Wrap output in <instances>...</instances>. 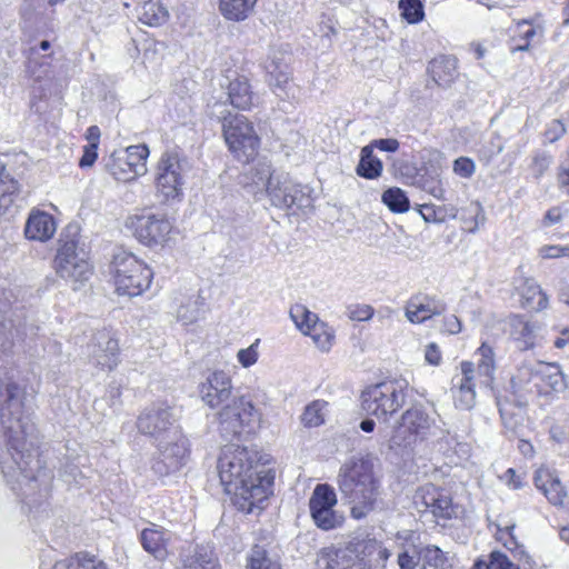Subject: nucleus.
<instances>
[{
  "label": "nucleus",
  "mask_w": 569,
  "mask_h": 569,
  "mask_svg": "<svg viewBox=\"0 0 569 569\" xmlns=\"http://www.w3.org/2000/svg\"><path fill=\"white\" fill-rule=\"evenodd\" d=\"M26 391L12 378L0 376V468L8 481L36 489L51 475L36 453L34 425L26 410Z\"/></svg>",
  "instance_id": "f257e3e1"
},
{
  "label": "nucleus",
  "mask_w": 569,
  "mask_h": 569,
  "mask_svg": "<svg viewBox=\"0 0 569 569\" xmlns=\"http://www.w3.org/2000/svg\"><path fill=\"white\" fill-rule=\"evenodd\" d=\"M221 485L232 495L234 506L253 512L272 493L273 475L259 463L258 453L246 447L226 446L218 460Z\"/></svg>",
  "instance_id": "f03ea898"
},
{
  "label": "nucleus",
  "mask_w": 569,
  "mask_h": 569,
  "mask_svg": "<svg viewBox=\"0 0 569 569\" xmlns=\"http://www.w3.org/2000/svg\"><path fill=\"white\" fill-rule=\"evenodd\" d=\"M337 483L342 498L350 506L353 519H363L377 508L382 486L372 457L348 459L339 469Z\"/></svg>",
  "instance_id": "7ed1b4c3"
},
{
  "label": "nucleus",
  "mask_w": 569,
  "mask_h": 569,
  "mask_svg": "<svg viewBox=\"0 0 569 569\" xmlns=\"http://www.w3.org/2000/svg\"><path fill=\"white\" fill-rule=\"evenodd\" d=\"M389 557V550L381 542L357 540L322 549L317 565L319 569H381Z\"/></svg>",
  "instance_id": "20e7f679"
},
{
  "label": "nucleus",
  "mask_w": 569,
  "mask_h": 569,
  "mask_svg": "<svg viewBox=\"0 0 569 569\" xmlns=\"http://www.w3.org/2000/svg\"><path fill=\"white\" fill-rule=\"evenodd\" d=\"M439 421L433 409L428 410L420 403L413 405L401 415L398 426L393 428L389 439L390 448H409L441 436L443 430Z\"/></svg>",
  "instance_id": "39448f33"
},
{
  "label": "nucleus",
  "mask_w": 569,
  "mask_h": 569,
  "mask_svg": "<svg viewBox=\"0 0 569 569\" xmlns=\"http://www.w3.org/2000/svg\"><path fill=\"white\" fill-rule=\"evenodd\" d=\"M112 273L116 291L119 295L137 297L149 289L153 272L137 256L119 250L113 256Z\"/></svg>",
  "instance_id": "423d86ee"
},
{
  "label": "nucleus",
  "mask_w": 569,
  "mask_h": 569,
  "mask_svg": "<svg viewBox=\"0 0 569 569\" xmlns=\"http://www.w3.org/2000/svg\"><path fill=\"white\" fill-rule=\"evenodd\" d=\"M406 380H387L367 387L361 392V408L369 415L387 421L403 405L407 397Z\"/></svg>",
  "instance_id": "0eeeda50"
},
{
  "label": "nucleus",
  "mask_w": 569,
  "mask_h": 569,
  "mask_svg": "<svg viewBox=\"0 0 569 569\" xmlns=\"http://www.w3.org/2000/svg\"><path fill=\"white\" fill-rule=\"evenodd\" d=\"M262 415L246 396L234 397L218 413L220 431L226 437L251 433L260 427Z\"/></svg>",
  "instance_id": "6e6552de"
},
{
  "label": "nucleus",
  "mask_w": 569,
  "mask_h": 569,
  "mask_svg": "<svg viewBox=\"0 0 569 569\" xmlns=\"http://www.w3.org/2000/svg\"><path fill=\"white\" fill-rule=\"evenodd\" d=\"M222 129L230 152L239 161L248 162L257 156L260 139L247 117L243 114L224 117Z\"/></svg>",
  "instance_id": "1a4fd4ad"
},
{
  "label": "nucleus",
  "mask_w": 569,
  "mask_h": 569,
  "mask_svg": "<svg viewBox=\"0 0 569 569\" xmlns=\"http://www.w3.org/2000/svg\"><path fill=\"white\" fill-rule=\"evenodd\" d=\"M54 269L73 290L79 289L92 276V266L88 261L86 251L79 249L78 242L73 239L61 242L54 258Z\"/></svg>",
  "instance_id": "9d476101"
},
{
  "label": "nucleus",
  "mask_w": 569,
  "mask_h": 569,
  "mask_svg": "<svg viewBox=\"0 0 569 569\" xmlns=\"http://www.w3.org/2000/svg\"><path fill=\"white\" fill-rule=\"evenodd\" d=\"M179 412L167 402H154L146 407L137 418V429L150 437L153 442L162 441L176 431H180Z\"/></svg>",
  "instance_id": "9b49d317"
},
{
  "label": "nucleus",
  "mask_w": 569,
  "mask_h": 569,
  "mask_svg": "<svg viewBox=\"0 0 569 569\" xmlns=\"http://www.w3.org/2000/svg\"><path fill=\"white\" fill-rule=\"evenodd\" d=\"M188 161L177 152H164L157 166L156 190L163 201L179 199L182 196Z\"/></svg>",
  "instance_id": "f8f14e48"
},
{
  "label": "nucleus",
  "mask_w": 569,
  "mask_h": 569,
  "mask_svg": "<svg viewBox=\"0 0 569 569\" xmlns=\"http://www.w3.org/2000/svg\"><path fill=\"white\" fill-rule=\"evenodd\" d=\"M149 148L146 144L116 150L106 163L107 170L118 181L129 182L147 172Z\"/></svg>",
  "instance_id": "ddd939ff"
},
{
  "label": "nucleus",
  "mask_w": 569,
  "mask_h": 569,
  "mask_svg": "<svg viewBox=\"0 0 569 569\" xmlns=\"http://www.w3.org/2000/svg\"><path fill=\"white\" fill-rule=\"evenodd\" d=\"M136 238L148 247L163 246L170 240L173 224L163 213H144L130 218Z\"/></svg>",
  "instance_id": "4468645a"
},
{
  "label": "nucleus",
  "mask_w": 569,
  "mask_h": 569,
  "mask_svg": "<svg viewBox=\"0 0 569 569\" xmlns=\"http://www.w3.org/2000/svg\"><path fill=\"white\" fill-rule=\"evenodd\" d=\"M337 493L328 483L317 485L309 499V509L315 525L322 530L339 527L343 517L335 510Z\"/></svg>",
  "instance_id": "2eb2a0df"
},
{
  "label": "nucleus",
  "mask_w": 569,
  "mask_h": 569,
  "mask_svg": "<svg viewBox=\"0 0 569 569\" xmlns=\"http://www.w3.org/2000/svg\"><path fill=\"white\" fill-rule=\"evenodd\" d=\"M154 443L159 450V458L153 465V470L157 473L168 475L174 472L187 462L189 442L181 430Z\"/></svg>",
  "instance_id": "dca6fc26"
},
{
  "label": "nucleus",
  "mask_w": 569,
  "mask_h": 569,
  "mask_svg": "<svg viewBox=\"0 0 569 569\" xmlns=\"http://www.w3.org/2000/svg\"><path fill=\"white\" fill-rule=\"evenodd\" d=\"M413 503L418 512L431 515L437 522L451 519L455 515V507L449 493L432 483H427L416 491Z\"/></svg>",
  "instance_id": "f3484780"
},
{
  "label": "nucleus",
  "mask_w": 569,
  "mask_h": 569,
  "mask_svg": "<svg viewBox=\"0 0 569 569\" xmlns=\"http://www.w3.org/2000/svg\"><path fill=\"white\" fill-rule=\"evenodd\" d=\"M274 207L284 209L292 206L305 207L309 202L300 184L295 183L287 173L280 172L271 179L264 191Z\"/></svg>",
  "instance_id": "a211bd4d"
},
{
  "label": "nucleus",
  "mask_w": 569,
  "mask_h": 569,
  "mask_svg": "<svg viewBox=\"0 0 569 569\" xmlns=\"http://www.w3.org/2000/svg\"><path fill=\"white\" fill-rule=\"evenodd\" d=\"M87 357L94 367L111 371L119 363L118 341L109 331H99L87 346Z\"/></svg>",
  "instance_id": "6ab92c4d"
},
{
  "label": "nucleus",
  "mask_w": 569,
  "mask_h": 569,
  "mask_svg": "<svg viewBox=\"0 0 569 569\" xmlns=\"http://www.w3.org/2000/svg\"><path fill=\"white\" fill-rule=\"evenodd\" d=\"M232 380L223 370L210 372L200 383L199 392L202 401L211 409L222 408L232 399Z\"/></svg>",
  "instance_id": "aec40b11"
},
{
  "label": "nucleus",
  "mask_w": 569,
  "mask_h": 569,
  "mask_svg": "<svg viewBox=\"0 0 569 569\" xmlns=\"http://www.w3.org/2000/svg\"><path fill=\"white\" fill-rule=\"evenodd\" d=\"M460 376L452 380L455 405L461 410H470L476 405V367L471 361L460 363Z\"/></svg>",
  "instance_id": "412c9836"
},
{
  "label": "nucleus",
  "mask_w": 569,
  "mask_h": 569,
  "mask_svg": "<svg viewBox=\"0 0 569 569\" xmlns=\"http://www.w3.org/2000/svg\"><path fill=\"white\" fill-rule=\"evenodd\" d=\"M204 299L200 295L179 292L172 298L171 311L179 323L188 327L204 317Z\"/></svg>",
  "instance_id": "4be33fe9"
},
{
  "label": "nucleus",
  "mask_w": 569,
  "mask_h": 569,
  "mask_svg": "<svg viewBox=\"0 0 569 569\" xmlns=\"http://www.w3.org/2000/svg\"><path fill=\"white\" fill-rule=\"evenodd\" d=\"M446 308V303L436 296L420 293L407 301L405 316L411 323L419 325L443 313Z\"/></svg>",
  "instance_id": "5701e85b"
},
{
  "label": "nucleus",
  "mask_w": 569,
  "mask_h": 569,
  "mask_svg": "<svg viewBox=\"0 0 569 569\" xmlns=\"http://www.w3.org/2000/svg\"><path fill=\"white\" fill-rule=\"evenodd\" d=\"M289 60L290 54L286 49L272 47L264 62L269 84L277 94L278 89L283 90L289 83Z\"/></svg>",
  "instance_id": "b1692460"
},
{
  "label": "nucleus",
  "mask_w": 569,
  "mask_h": 569,
  "mask_svg": "<svg viewBox=\"0 0 569 569\" xmlns=\"http://www.w3.org/2000/svg\"><path fill=\"white\" fill-rule=\"evenodd\" d=\"M533 482L547 500L555 507H562L567 498V490L557 472L546 467L536 470Z\"/></svg>",
  "instance_id": "393cba45"
},
{
  "label": "nucleus",
  "mask_w": 569,
  "mask_h": 569,
  "mask_svg": "<svg viewBox=\"0 0 569 569\" xmlns=\"http://www.w3.org/2000/svg\"><path fill=\"white\" fill-rule=\"evenodd\" d=\"M509 335L520 350H530L538 345L540 326L522 316L513 315L508 321Z\"/></svg>",
  "instance_id": "a878e982"
},
{
  "label": "nucleus",
  "mask_w": 569,
  "mask_h": 569,
  "mask_svg": "<svg viewBox=\"0 0 569 569\" xmlns=\"http://www.w3.org/2000/svg\"><path fill=\"white\" fill-rule=\"evenodd\" d=\"M172 533L161 526L151 523L140 532V542L144 551L154 559L163 561L169 556L168 545Z\"/></svg>",
  "instance_id": "bb28decb"
},
{
  "label": "nucleus",
  "mask_w": 569,
  "mask_h": 569,
  "mask_svg": "<svg viewBox=\"0 0 569 569\" xmlns=\"http://www.w3.org/2000/svg\"><path fill=\"white\" fill-rule=\"evenodd\" d=\"M57 230V223L50 213L33 208L26 221L24 234L27 239L34 241L50 240Z\"/></svg>",
  "instance_id": "cd10ccee"
},
{
  "label": "nucleus",
  "mask_w": 569,
  "mask_h": 569,
  "mask_svg": "<svg viewBox=\"0 0 569 569\" xmlns=\"http://www.w3.org/2000/svg\"><path fill=\"white\" fill-rule=\"evenodd\" d=\"M538 368L540 372L537 396L560 395L568 389L567 378L558 363L541 362Z\"/></svg>",
  "instance_id": "c85d7f7f"
},
{
  "label": "nucleus",
  "mask_w": 569,
  "mask_h": 569,
  "mask_svg": "<svg viewBox=\"0 0 569 569\" xmlns=\"http://www.w3.org/2000/svg\"><path fill=\"white\" fill-rule=\"evenodd\" d=\"M541 365L537 362H522L511 378V386L515 392L520 395H538L539 372Z\"/></svg>",
  "instance_id": "c756f323"
},
{
  "label": "nucleus",
  "mask_w": 569,
  "mask_h": 569,
  "mask_svg": "<svg viewBox=\"0 0 569 569\" xmlns=\"http://www.w3.org/2000/svg\"><path fill=\"white\" fill-rule=\"evenodd\" d=\"M458 60L451 56H440L430 61L428 71L439 87H449L458 76Z\"/></svg>",
  "instance_id": "7c9ffc66"
},
{
  "label": "nucleus",
  "mask_w": 569,
  "mask_h": 569,
  "mask_svg": "<svg viewBox=\"0 0 569 569\" xmlns=\"http://www.w3.org/2000/svg\"><path fill=\"white\" fill-rule=\"evenodd\" d=\"M276 174L269 161L258 160L246 171L243 183L246 187H251L253 193L264 192Z\"/></svg>",
  "instance_id": "2f4dec72"
},
{
  "label": "nucleus",
  "mask_w": 569,
  "mask_h": 569,
  "mask_svg": "<svg viewBox=\"0 0 569 569\" xmlns=\"http://www.w3.org/2000/svg\"><path fill=\"white\" fill-rule=\"evenodd\" d=\"M517 290L521 297V306L523 308L533 311H542L548 307L547 295L533 279H525L522 283L517 287Z\"/></svg>",
  "instance_id": "473e14b6"
},
{
  "label": "nucleus",
  "mask_w": 569,
  "mask_h": 569,
  "mask_svg": "<svg viewBox=\"0 0 569 569\" xmlns=\"http://www.w3.org/2000/svg\"><path fill=\"white\" fill-rule=\"evenodd\" d=\"M477 357V377L479 383L485 387H490L495 379L496 361L493 349L482 343L476 351Z\"/></svg>",
  "instance_id": "72a5a7b5"
},
{
  "label": "nucleus",
  "mask_w": 569,
  "mask_h": 569,
  "mask_svg": "<svg viewBox=\"0 0 569 569\" xmlns=\"http://www.w3.org/2000/svg\"><path fill=\"white\" fill-rule=\"evenodd\" d=\"M181 569H219V565L213 549L210 546L199 545L182 559Z\"/></svg>",
  "instance_id": "f704fd0d"
},
{
  "label": "nucleus",
  "mask_w": 569,
  "mask_h": 569,
  "mask_svg": "<svg viewBox=\"0 0 569 569\" xmlns=\"http://www.w3.org/2000/svg\"><path fill=\"white\" fill-rule=\"evenodd\" d=\"M258 0H219L221 14L230 21H243L254 10Z\"/></svg>",
  "instance_id": "c9c22d12"
},
{
  "label": "nucleus",
  "mask_w": 569,
  "mask_h": 569,
  "mask_svg": "<svg viewBox=\"0 0 569 569\" xmlns=\"http://www.w3.org/2000/svg\"><path fill=\"white\" fill-rule=\"evenodd\" d=\"M230 103L238 109L247 110L252 106L253 94L248 79L239 77L230 81L228 87Z\"/></svg>",
  "instance_id": "e433bc0d"
},
{
  "label": "nucleus",
  "mask_w": 569,
  "mask_h": 569,
  "mask_svg": "<svg viewBox=\"0 0 569 569\" xmlns=\"http://www.w3.org/2000/svg\"><path fill=\"white\" fill-rule=\"evenodd\" d=\"M382 169V161L373 156L371 146H365L360 151V160L356 168L357 174L373 180L381 176Z\"/></svg>",
  "instance_id": "4c0bfd02"
},
{
  "label": "nucleus",
  "mask_w": 569,
  "mask_h": 569,
  "mask_svg": "<svg viewBox=\"0 0 569 569\" xmlns=\"http://www.w3.org/2000/svg\"><path fill=\"white\" fill-rule=\"evenodd\" d=\"M421 569H446L448 553L435 545L422 547L419 552Z\"/></svg>",
  "instance_id": "58836bf2"
},
{
  "label": "nucleus",
  "mask_w": 569,
  "mask_h": 569,
  "mask_svg": "<svg viewBox=\"0 0 569 569\" xmlns=\"http://www.w3.org/2000/svg\"><path fill=\"white\" fill-rule=\"evenodd\" d=\"M168 17L167 8L159 1H147L141 8L140 20L148 26H160L167 21Z\"/></svg>",
  "instance_id": "ea45409f"
},
{
  "label": "nucleus",
  "mask_w": 569,
  "mask_h": 569,
  "mask_svg": "<svg viewBox=\"0 0 569 569\" xmlns=\"http://www.w3.org/2000/svg\"><path fill=\"white\" fill-rule=\"evenodd\" d=\"M381 200L392 212L402 213L410 207L406 192L398 187L387 189L382 193Z\"/></svg>",
  "instance_id": "a19ab883"
},
{
  "label": "nucleus",
  "mask_w": 569,
  "mask_h": 569,
  "mask_svg": "<svg viewBox=\"0 0 569 569\" xmlns=\"http://www.w3.org/2000/svg\"><path fill=\"white\" fill-rule=\"evenodd\" d=\"M52 569H107L104 563L94 558L80 557L79 555L57 561Z\"/></svg>",
  "instance_id": "79ce46f5"
},
{
  "label": "nucleus",
  "mask_w": 569,
  "mask_h": 569,
  "mask_svg": "<svg viewBox=\"0 0 569 569\" xmlns=\"http://www.w3.org/2000/svg\"><path fill=\"white\" fill-rule=\"evenodd\" d=\"M290 318L295 322L296 327L303 333L312 325H315L319 318L316 313L311 312L303 305H295L290 309Z\"/></svg>",
  "instance_id": "37998d69"
},
{
  "label": "nucleus",
  "mask_w": 569,
  "mask_h": 569,
  "mask_svg": "<svg viewBox=\"0 0 569 569\" xmlns=\"http://www.w3.org/2000/svg\"><path fill=\"white\" fill-rule=\"evenodd\" d=\"M517 29L519 31V37L525 40V43L518 44L512 50L513 51H527L530 48V42L533 38L538 37L540 40L543 37V28L538 26H531L528 20H522L517 24Z\"/></svg>",
  "instance_id": "c03bdc74"
},
{
  "label": "nucleus",
  "mask_w": 569,
  "mask_h": 569,
  "mask_svg": "<svg viewBox=\"0 0 569 569\" xmlns=\"http://www.w3.org/2000/svg\"><path fill=\"white\" fill-rule=\"evenodd\" d=\"M18 189V182L10 176L0 179V213L7 211L12 206Z\"/></svg>",
  "instance_id": "a18cd8bd"
},
{
  "label": "nucleus",
  "mask_w": 569,
  "mask_h": 569,
  "mask_svg": "<svg viewBox=\"0 0 569 569\" xmlns=\"http://www.w3.org/2000/svg\"><path fill=\"white\" fill-rule=\"evenodd\" d=\"M472 569H520L518 565L513 563L507 555L500 551H492L489 556V561L479 560L475 563Z\"/></svg>",
  "instance_id": "49530a36"
},
{
  "label": "nucleus",
  "mask_w": 569,
  "mask_h": 569,
  "mask_svg": "<svg viewBox=\"0 0 569 569\" xmlns=\"http://www.w3.org/2000/svg\"><path fill=\"white\" fill-rule=\"evenodd\" d=\"M325 401L316 400L308 405L301 416V421L306 427H318L325 421L323 409Z\"/></svg>",
  "instance_id": "de8ad7c7"
},
{
  "label": "nucleus",
  "mask_w": 569,
  "mask_h": 569,
  "mask_svg": "<svg viewBox=\"0 0 569 569\" xmlns=\"http://www.w3.org/2000/svg\"><path fill=\"white\" fill-rule=\"evenodd\" d=\"M248 569H281L279 563L268 558L267 551L259 546H254L248 558Z\"/></svg>",
  "instance_id": "09e8293b"
},
{
  "label": "nucleus",
  "mask_w": 569,
  "mask_h": 569,
  "mask_svg": "<svg viewBox=\"0 0 569 569\" xmlns=\"http://www.w3.org/2000/svg\"><path fill=\"white\" fill-rule=\"evenodd\" d=\"M399 8L402 11V17L409 23H418L425 17L423 4L420 0H400Z\"/></svg>",
  "instance_id": "8fccbe9b"
},
{
  "label": "nucleus",
  "mask_w": 569,
  "mask_h": 569,
  "mask_svg": "<svg viewBox=\"0 0 569 569\" xmlns=\"http://www.w3.org/2000/svg\"><path fill=\"white\" fill-rule=\"evenodd\" d=\"M419 186L423 191L428 192L433 198H436L438 200H442V201L447 200L445 197L446 191L443 188L442 180L439 178L438 174L422 176L419 181Z\"/></svg>",
  "instance_id": "3c124183"
},
{
  "label": "nucleus",
  "mask_w": 569,
  "mask_h": 569,
  "mask_svg": "<svg viewBox=\"0 0 569 569\" xmlns=\"http://www.w3.org/2000/svg\"><path fill=\"white\" fill-rule=\"evenodd\" d=\"M538 254L542 259L569 258V246L545 244L539 248Z\"/></svg>",
  "instance_id": "603ef678"
},
{
  "label": "nucleus",
  "mask_w": 569,
  "mask_h": 569,
  "mask_svg": "<svg viewBox=\"0 0 569 569\" xmlns=\"http://www.w3.org/2000/svg\"><path fill=\"white\" fill-rule=\"evenodd\" d=\"M453 172L465 179H469L476 171V164L472 159L468 157H459L453 161Z\"/></svg>",
  "instance_id": "864d4df0"
},
{
  "label": "nucleus",
  "mask_w": 569,
  "mask_h": 569,
  "mask_svg": "<svg viewBox=\"0 0 569 569\" xmlns=\"http://www.w3.org/2000/svg\"><path fill=\"white\" fill-rule=\"evenodd\" d=\"M258 343L259 340H256L248 348L238 351L237 359L243 368H249L258 361Z\"/></svg>",
  "instance_id": "5fc2aeb1"
},
{
  "label": "nucleus",
  "mask_w": 569,
  "mask_h": 569,
  "mask_svg": "<svg viewBox=\"0 0 569 569\" xmlns=\"http://www.w3.org/2000/svg\"><path fill=\"white\" fill-rule=\"evenodd\" d=\"M503 151V144L500 141L499 137L493 138L489 146L483 147L480 150V158L486 162H489L492 158L500 154Z\"/></svg>",
  "instance_id": "6e6d98bb"
},
{
  "label": "nucleus",
  "mask_w": 569,
  "mask_h": 569,
  "mask_svg": "<svg viewBox=\"0 0 569 569\" xmlns=\"http://www.w3.org/2000/svg\"><path fill=\"white\" fill-rule=\"evenodd\" d=\"M373 316V308L369 305H358L349 310V317L355 321H367Z\"/></svg>",
  "instance_id": "4d7b16f0"
},
{
  "label": "nucleus",
  "mask_w": 569,
  "mask_h": 569,
  "mask_svg": "<svg viewBox=\"0 0 569 569\" xmlns=\"http://www.w3.org/2000/svg\"><path fill=\"white\" fill-rule=\"evenodd\" d=\"M551 157L546 153H537L532 159V171L536 178H540L549 168Z\"/></svg>",
  "instance_id": "13d9d810"
},
{
  "label": "nucleus",
  "mask_w": 569,
  "mask_h": 569,
  "mask_svg": "<svg viewBox=\"0 0 569 569\" xmlns=\"http://www.w3.org/2000/svg\"><path fill=\"white\" fill-rule=\"evenodd\" d=\"M335 331L331 329L329 331H322L320 335H316L312 341L319 350L327 352L331 349Z\"/></svg>",
  "instance_id": "bf43d9fd"
},
{
  "label": "nucleus",
  "mask_w": 569,
  "mask_h": 569,
  "mask_svg": "<svg viewBox=\"0 0 569 569\" xmlns=\"http://www.w3.org/2000/svg\"><path fill=\"white\" fill-rule=\"evenodd\" d=\"M318 33L322 40H326L325 46L330 47L331 36L336 34L335 23L330 18H323L318 26Z\"/></svg>",
  "instance_id": "052dcab7"
},
{
  "label": "nucleus",
  "mask_w": 569,
  "mask_h": 569,
  "mask_svg": "<svg viewBox=\"0 0 569 569\" xmlns=\"http://www.w3.org/2000/svg\"><path fill=\"white\" fill-rule=\"evenodd\" d=\"M368 146H371L372 151L377 148L380 151L396 152L399 149L400 143L397 139L388 138L372 140Z\"/></svg>",
  "instance_id": "680f3d73"
},
{
  "label": "nucleus",
  "mask_w": 569,
  "mask_h": 569,
  "mask_svg": "<svg viewBox=\"0 0 569 569\" xmlns=\"http://www.w3.org/2000/svg\"><path fill=\"white\" fill-rule=\"evenodd\" d=\"M420 213L423 220L427 222H442L445 220L442 210L436 209L432 204H423L421 207Z\"/></svg>",
  "instance_id": "e2e57ef3"
},
{
  "label": "nucleus",
  "mask_w": 569,
  "mask_h": 569,
  "mask_svg": "<svg viewBox=\"0 0 569 569\" xmlns=\"http://www.w3.org/2000/svg\"><path fill=\"white\" fill-rule=\"evenodd\" d=\"M425 360L431 366H439L441 363V351L436 342H430L426 346Z\"/></svg>",
  "instance_id": "0e129e2a"
},
{
  "label": "nucleus",
  "mask_w": 569,
  "mask_h": 569,
  "mask_svg": "<svg viewBox=\"0 0 569 569\" xmlns=\"http://www.w3.org/2000/svg\"><path fill=\"white\" fill-rule=\"evenodd\" d=\"M566 133V127L560 120H553L546 130V137L550 142H555Z\"/></svg>",
  "instance_id": "69168bd1"
},
{
  "label": "nucleus",
  "mask_w": 569,
  "mask_h": 569,
  "mask_svg": "<svg viewBox=\"0 0 569 569\" xmlns=\"http://www.w3.org/2000/svg\"><path fill=\"white\" fill-rule=\"evenodd\" d=\"M97 146L96 144H87L83 148V154L79 160V166L81 168L91 167L97 160Z\"/></svg>",
  "instance_id": "338daca9"
},
{
  "label": "nucleus",
  "mask_w": 569,
  "mask_h": 569,
  "mask_svg": "<svg viewBox=\"0 0 569 569\" xmlns=\"http://www.w3.org/2000/svg\"><path fill=\"white\" fill-rule=\"evenodd\" d=\"M462 325L460 319L455 315H449L443 318L442 330L449 335H457L461 331Z\"/></svg>",
  "instance_id": "774afa93"
}]
</instances>
